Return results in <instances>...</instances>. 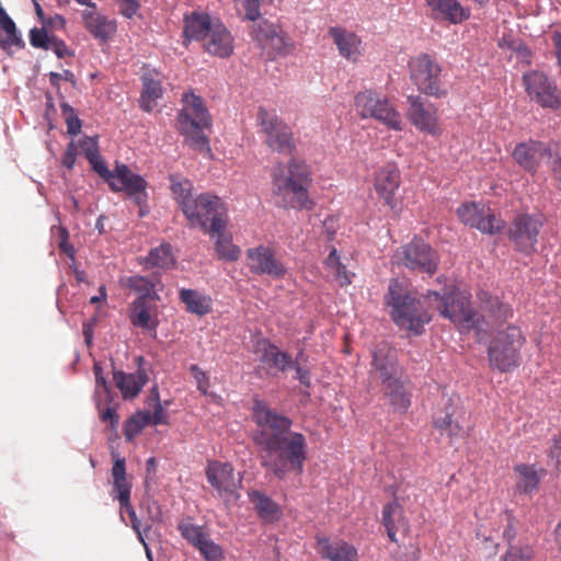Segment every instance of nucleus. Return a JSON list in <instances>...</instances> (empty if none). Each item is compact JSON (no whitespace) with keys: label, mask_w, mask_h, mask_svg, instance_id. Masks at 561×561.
<instances>
[{"label":"nucleus","mask_w":561,"mask_h":561,"mask_svg":"<svg viewBox=\"0 0 561 561\" xmlns=\"http://www.w3.org/2000/svg\"><path fill=\"white\" fill-rule=\"evenodd\" d=\"M252 420L255 427L250 438L261 467L278 480L290 473L301 474L308 459V442L304 433L291 430L294 421L259 399L253 402Z\"/></svg>","instance_id":"obj_1"},{"label":"nucleus","mask_w":561,"mask_h":561,"mask_svg":"<svg viewBox=\"0 0 561 561\" xmlns=\"http://www.w3.org/2000/svg\"><path fill=\"white\" fill-rule=\"evenodd\" d=\"M371 367L393 412L407 414L412 405L413 385L396 352L386 343L377 345L371 354Z\"/></svg>","instance_id":"obj_2"},{"label":"nucleus","mask_w":561,"mask_h":561,"mask_svg":"<svg viewBox=\"0 0 561 561\" xmlns=\"http://www.w3.org/2000/svg\"><path fill=\"white\" fill-rule=\"evenodd\" d=\"M423 295L416 297L410 288L399 278H391L387 293L383 296V305L392 322L410 335L420 336L425 332V327L432 321V314L422 302Z\"/></svg>","instance_id":"obj_3"},{"label":"nucleus","mask_w":561,"mask_h":561,"mask_svg":"<svg viewBox=\"0 0 561 561\" xmlns=\"http://www.w3.org/2000/svg\"><path fill=\"white\" fill-rule=\"evenodd\" d=\"M311 182L310 165L297 158H290L286 167L279 163L272 174L273 193L283 197L285 209H313L314 202L308 194Z\"/></svg>","instance_id":"obj_4"},{"label":"nucleus","mask_w":561,"mask_h":561,"mask_svg":"<svg viewBox=\"0 0 561 561\" xmlns=\"http://www.w3.org/2000/svg\"><path fill=\"white\" fill-rule=\"evenodd\" d=\"M427 297H435L438 301L437 311L450 320L461 333L474 332L476 342L485 344L489 332L483 316H479L471 306V295L458 287L445 291H428Z\"/></svg>","instance_id":"obj_5"},{"label":"nucleus","mask_w":561,"mask_h":561,"mask_svg":"<svg viewBox=\"0 0 561 561\" xmlns=\"http://www.w3.org/2000/svg\"><path fill=\"white\" fill-rule=\"evenodd\" d=\"M182 101L185 107L176 114V129L179 134L183 137L186 146L211 159L213 151L205 129L211 127L213 119L204 104L203 98L190 91L183 93Z\"/></svg>","instance_id":"obj_6"},{"label":"nucleus","mask_w":561,"mask_h":561,"mask_svg":"<svg viewBox=\"0 0 561 561\" xmlns=\"http://www.w3.org/2000/svg\"><path fill=\"white\" fill-rule=\"evenodd\" d=\"M526 339L519 327L510 324L488 341V360L492 370L508 373L520 365V350Z\"/></svg>","instance_id":"obj_7"},{"label":"nucleus","mask_w":561,"mask_h":561,"mask_svg":"<svg viewBox=\"0 0 561 561\" xmlns=\"http://www.w3.org/2000/svg\"><path fill=\"white\" fill-rule=\"evenodd\" d=\"M183 215L190 228H197L204 233L225 231L229 221L226 204L210 192L195 195Z\"/></svg>","instance_id":"obj_8"},{"label":"nucleus","mask_w":561,"mask_h":561,"mask_svg":"<svg viewBox=\"0 0 561 561\" xmlns=\"http://www.w3.org/2000/svg\"><path fill=\"white\" fill-rule=\"evenodd\" d=\"M393 260L416 274L434 275L439 266L440 256L423 238L414 236L409 242L397 249Z\"/></svg>","instance_id":"obj_9"},{"label":"nucleus","mask_w":561,"mask_h":561,"mask_svg":"<svg viewBox=\"0 0 561 561\" xmlns=\"http://www.w3.org/2000/svg\"><path fill=\"white\" fill-rule=\"evenodd\" d=\"M546 224L541 213H517L511 220L506 236L517 253L530 256L537 252L539 234Z\"/></svg>","instance_id":"obj_10"},{"label":"nucleus","mask_w":561,"mask_h":561,"mask_svg":"<svg viewBox=\"0 0 561 561\" xmlns=\"http://www.w3.org/2000/svg\"><path fill=\"white\" fill-rule=\"evenodd\" d=\"M410 79L422 94L436 99L448 94L440 75L442 66L428 54L423 53L409 61Z\"/></svg>","instance_id":"obj_11"},{"label":"nucleus","mask_w":561,"mask_h":561,"mask_svg":"<svg viewBox=\"0 0 561 561\" xmlns=\"http://www.w3.org/2000/svg\"><path fill=\"white\" fill-rule=\"evenodd\" d=\"M355 104L362 118L370 117L379 121L389 129L402 130L400 114L388 98L376 91L365 90L355 95Z\"/></svg>","instance_id":"obj_12"},{"label":"nucleus","mask_w":561,"mask_h":561,"mask_svg":"<svg viewBox=\"0 0 561 561\" xmlns=\"http://www.w3.org/2000/svg\"><path fill=\"white\" fill-rule=\"evenodd\" d=\"M257 122L266 136L265 144L270 149L286 156L296 150L291 128L276 114H271L260 106Z\"/></svg>","instance_id":"obj_13"},{"label":"nucleus","mask_w":561,"mask_h":561,"mask_svg":"<svg viewBox=\"0 0 561 561\" xmlns=\"http://www.w3.org/2000/svg\"><path fill=\"white\" fill-rule=\"evenodd\" d=\"M525 91L531 101L542 108L558 111L561 108V98L557 83L549 79L547 73L530 70L522 77Z\"/></svg>","instance_id":"obj_14"},{"label":"nucleus","mask_w":561,"mask_h":561,"mask_svg":"<svg viewBox=\"0 0 561 561\" xmlns=\"http://www.w3.org/2000/svg\"><path fill=\"white\" fill-rule=\"evenodd\" d=\"M253 25L251 38L260 47H270L279 56H288L294 51V42L279 24L267 19H259Z\"/></svg>","instance_id":"obj_15"},{"label":"nucleus","mask_w":561,"mask_h":561,"mask_svg":"<svg viewBox=\"0 0 561 561\" xmlns=\"http://www.w3.org/2000/svg\"><path fill=\"white\" fill-rule=\"evenodd\" d=\"M248 267L253 275L270 276L273 279H282L287 274L285 264L277 260L275 251L264 244H259L247 250Z\"/></svg>","instance_id":"obj_16"},{"label":"nucleus","mask_w":561,"mask_h":561,"mask_svg":"<svg viewBox=\"0 0 561 561\" xmlns=\"http://www.w3.org/2000/svg\"><path fill=\"white\" fill-rule=\"evenodd\" d=\"M552 150L549 144L529 138L517 142L512 151L513 160L527 173H537L541 158H551Z\"/></svg>","instance_id":"obj_17"},{"label":"nucleus","mask_w":561,"mask_h":561,"mask_svg":"<svg viewBox=\"0 0 561 561\" xmlns=\"http://www.w3.org/2000/svg\"><path fill=\"white\" fill-rule=\"evenodd\" d=\"M117 171L119 172L118 193L125 192L138 206L139 217H146L149 214L147 193L148 182L142 175L133 173L129 167H123Z\"/></svg>","instance_id":"obj_18"},{"label":"nucleus","mask_w":561,"mask_h":561,"mask_svg":"<svg viewBox=\"0 0 561 561\" xmlns=\"http://www.w3.org/2000/svg\"><path fill=\"white\" fill-rule=\"evenodd\" d=\"M375 191L379 198L394 213L401 210V203L396 194L400 187V172L394 165L379 169L375 175Z\"/></svg>","instance_id":"obj_19"},{"label":"nucleus","mask_w":561,"mask_h":561,"mask_svg":"<svg viewBox=\"0 0 561 561\" xmlns=\"http://www.w3.org/2000/svg\"><path fill=\"white\" fill-rule=\"evenodd\" d=\"M214 26L215 20L207 12H185L183 14L182 45L188 48L194 41H205Z\"/></svg>","instance_id":"obj_20"},{"label":"nucleus","mask_w":561,"mask_h":561,"mask_svg":"<svg viewBox=\"0 0 561 561\" xmlns=\"http://www.w3.org/2000/svg\"><path fill=\"white\" fill-rule=\"evenodd\" d=\"M407 102L409 104L408 118L413 126L432 136L440 134L435 113L428 108L421 95H408Z\"/></svg>","instance_id":"obj_21"},{"label":"nucleus","mask_w":561,"mask_h":561,"mask_svg":"<svg viewBox=\"0 0 561 561\" xmlns=\"http://www.w3.org/2000/svg\"><path fill=\"white\" fill-rule=\"evenodd\" d=\"M256 352L261 353L259 359L271 376L287 371L293 362L290 354L282 351L275 343L265 337L257 341Z\"/></svg>","instance_id":"obj_22"},{"label":"nucleus","mask_w":561,"mask_h":561,"mask_svg":"<svg viewBox=\"0 0 561 561\" xmlns=\"http://www.w3.org/2000/svg\"><path fill=\"white\" fill-rule=\"evenodd\" d=\"M316 546L323 560L329 561H358L357 548L343 539L332 541L329 537L317 535Z\"/></svg>","instance_id":"obj_23"},{"label":"nucleus","mask_w":561,"mask_h":561,"mask_svg":"<svg viewBox=\"0 0 561 561\" xmlns=\"http://www.w3.org/2000/svg\"><path fill=\"white\" fill-rule=\"evenodd\" d=\"M204 43V50L210 56L221 59L229 58L234 51V38L227 26L219 20L215 19V26Z\"/></svg>","instance_id":"obj_24"},{"label":"nucleus","mask_w":561,"mask_h":561,"mask_svg":"<svg viewBox=\"0 0 561 561\" xmlns=\"http://www.w3.org/2000/svg\"><path fill=\"white\" fill-rule=\"evenodd\" d=\"M432 11V18L449 24H461L469 20L471 10L463 7L458 0H424Z\"/></svg>","instance_id":"obj_25"},{"label":"nucleus","mask_w":561,"mask_h":561,"mask_svg":"<svg viewBox=\"0 0 561 561\" xmlns=\"http://www.w3.org/2000/svg\"><path fill=\"white\" fill-rule=\"evenodd\" d=\"M207 482L219 494L233 493L234 470L230 462L211 461L205 470Z\"/></svg>","instance_id":"obj_26"},{"label":"nucleus","mask_w":561,"mask_h":561,"mask_svg":"<svg viewBox=\"0 0 561 561\" xmlns=\"http://www.w3.org/2000/svg\"><path fill=\"white\" fill-rule=\"evenodd\" d=\"M81 18L84 28L101 43H106L116 32V22L94 9L83 10Z\"/></svg>","instance_id":"obj_27"},{"label":"nucleus","mask_w":561,"mask_h":561,"mask_svg":"<svg viewBox=\"0 0 561 561\" xmlns=\"http://www.w3.org/2000/svg\"><path fill=\"white\" fill-rule=\"evenodd\" d=\"M514 472L517 474L515 491L525 495L537 491L541 478L546 476V469L534 463H517Z\"/></svg>","instance_id":"obj_28"},{"label":"nucleus","mask_w":561,"mask_h":561,"mask_svg":"<svg viewBox=\"0 0 561 561\" xmlns=\"http://www.w3.org/2000/svg\"><path fill=\"white\" fill-rule=\"evenodd\" d=\"M85 159L91 164L92 170L101 176L108 185L110 190L114 193H118L119 185V170L123 167H128L125 163L116 162L115 168L110 170L102 154L100 153V147L98 149L87 150Z\"/></svg>","instance_id":"obj_29"},{"label":"nucleus","mask_w":561,"mask_h":561,"mask_svg":"<svg viewBox=\"0 0 561 561\" xmlns=\"http://www.w3.org/2000/svg\"><path fill=\"white\" fill-rule=\"evenodd\" d=\"M113 368V379L115 386L121 391L124 400H131L136 398L142 390V388L149 381V376H137L134 373H125L123 370L115 369L114 359L111 358Z\"/></svg>","instance_id":"obj_30"},{"label":"nucleus","mask_w":561,"mask_h":561,"mask_svg":"<svg viewBox=\"0 0 561 561\" xmlns=\"http://www.w3.org/2000/svg\"><path fill=\"white\" fill-rule=\"evenodd\" d=\"M150 310V302H130L129 320L135 328L145 330L152 339H156L159 320L157 316H151Z\"/></svg>","instance_id":"obj_31"},{"label":"nucleus","mask_w":561,"mask_h":561,"mask_svg":"<svg viewBox=\"0 0 561 561\" xmlns=\"http://www.w3.org/2000/svg\"><path fill=\"white\" fill-rule=\"evenodd\" d=\"M248 495L261 519L270 523L280 520L283 516L282 507L271 496L260 490H252Z\"/></svg>","instance_id":"obj_32"},{"label":"nucleus","mask_w":561,"mask_h":561,"mask_svg":"<svg viewBox=\"0 0 561 561\" xmlns=\"http://www.w3.org/2000/svg\"><path fill=\"white\" fill-rule=\"evenodd\" d=\"M181 302L185 305L188 313L204 317L213 310V299L209 295L191 288H182L179 291Z\"/></svg>","instance_id":"obj_33"},{"label":"nucleus","mask_w":561,"mask_h":561,"mask_svg":"<svg viewBox=\"0 0 561 561\" xmlns=\"http://www.w3.org/2000/svg\"><path fill=\"white\" fill-rule=\"evenodd\" d=\"M329 34L332 36L341 56L347 60H356L360 55V38L352 32H345L340 27H331Z\"/></svg>","instance_id":"obj_34"},{"label":"nucleus","mask_w":561,"mask_h":561,"mask_svg":"<svg viewBox=\"0 0 561 561\" xmlns=\"http://www.w3.org/2000/svg\"><path fill=\"white\" fill-rule=\"evenodd\" d=\"M140 80L142 91L139 98V106L144 112L150 113L156 105V101L163 96L162 82L154 79L150 73L142 75Z\"/></svg>","instance_id":"obj_35"},{"label":"nucleus","mask_w":561,"mask_h":561,"mask_svg":"<svg viewBox=\"0 0 561 561\" xmlns=\"http://www.w3.org/2000/svg\"><path fill=\"white\" fill-rule=\"evenodd\" d=\"M482 308L486 316L496 324H502L513 317L512 307L497 296L483 293Z\"/></svg>","instance_id":"obj_36"},{"label":"nucleus","mask_w":561,"mask_h":561,"mask_svg":"<svg viewBox=\"0 0 561 561\" xmlns=\"http://www.w3.org/2000/svg\"><path fill=\"white\" fill-rule=\"evenodd\" d=\"M127 287L138 293L137 298L131 302H156L160 300L154 283L148 277L140 275L129 276L127 278Z\"/></svg>","instance_id":"obj_37"},{"label":"nucleus","mask_w":561,"mask_h":561,"mask_svg":"<svg viewBox=\"0 0 561 561\" xmlns=\"http://www.w3.org/2000/svg\"><path fill=\"white\" fill-rule=\"evenodd\" d=\"M170 191L182 214L195 198L193 183L188 179H180L176 174L169 175Z\"/></svg>","instance_id":"obj_38"},{"label":"nucleus","mask_w":561,"mask_h":561,"mask_svg":"<svg viewBox=\"0 0 561 561\" xmlns=\"http://www.w3.org/2000/svg\"><path fill=\"white\" fill-rule=\"evenodd\" d=\"M145 263L150 267H160L171 270L175 267L176 260L172 253L170 243H161L159 247L152 248L145 259Z\"/></svg>","instance_id":"obj_39"},{"label":"nucleus","mask_w":561,"mask_h":561,"mask_svg":"<svg viewBox=\"0 0 561 561\" xmlns=\"http://www.w3.org/2000/svg\"><path fill=\"white\" fill-rule=\"evenodd\" d=\"M225 231L220 232H206L211 237H216L215 249L219 259L227 262H236L240 256V248L232 242L230 234H226Z\"/></svg>","instance_id":"obj_40"},{"label":"nucleus","mask_w":561,"mask_h":561,"mask_svg":"<svg viewBox=\"0 0 561 561\" xmlns=\"http://www.w3.org/2000/svg\"><path fill=\"white\" fill-rule=\"evenodd\" d=\"M150 424V412L138 410L131 414L123 425V433L127 442H133L146 425Z\"/></svg>","instance_id":"obj_41"},{"label":"nucleus","mask_w":561,"mask_h":561,"mask_svg":"<svg viewBox=\"0 0 561 561\" xmlns=\"http://www.w3.org/2000/svg\"><path fill=\"white\" fill-rule=\"evenodd\" d=\"M505 227V220L496 216L489 207H485L474 228L481 233L493 236L501 232Z\"/></svg>","instance_id":"obj_42"},{"label":"nucleus","mask_w":561,"mask_h":561,"mask_svg":"<svg viewBox=\"0 0 561 561\" xmlns=\"http://www.w3.org/2000/svg\"><path fill=\"white\" fill-rule=\"evenodd\" d=\"M433 426L439 431L440 435H447L450 439L458 438L462 431V425L450 414L438 415L435 413L433 415Z\"/></svg>","instance_id":"obj_43"},{"label":"nucleus","mask_w":561,"mask_h":561,"mask_svg":"<svg viewBox=\"0 0 561 561\" xmlns=\"http://www.w3.org/2000/svg\"><path fill=\"white\" fill-rule=\"evenodd\" d=\"M485 207L483 203L466 202L458 206L456 213L461 222L474 228Z\"/></svg>","instance_id":"obj_44"},{"label":"nucleus","mask_w":561,"mask_h":561,"mask_svg":"<svg viewBox=\"0 0 561 561\" xmlns=\"http://www.w3.org/2000/svg\"><path fill=\"white\" fill-rule=\"evenodd\" d=\"M182 538H184L194 548L199 547L208 538L203 527L188 520H181L178 525Z\"/></svg>","instance_id":"obj_45"},{"label":"nucleus","mask_w":561,"mask_h":561,"mask_svg":"<svg viewBox=\"0 0 561 561\" xmlns=\"http://www.w3.org/2000/svg\"><path fill=\"white\" fill-rule=\"evenodd\" d=\"M59 106L62 115L65 116L68 135L76 137L81 133L82 121L78 116L76 110L67 101H61Z\"/></svg>","instance_id":"obj_46"},{"label":"nucleus","mask_w":561,"mask_h":561,"mask_svg":"<svg viewBox=\"0 0 561 561\" xmlns=\"http://www.w3.org/2000/svg\"><path fill=\"white\" fill-rule=\"evenodd\" d=\"M535 551L533 546L528 542L518 547L506 548L505 552L501 556L500 561H534Z\"/></svg>","instance_id":"obj_47"},{"label":"nucleus","mask_w":561,"mask_h":561,"mask_svg":"<svg viewBox=\"0 0 561 561\" xmlns=\"http://www.w3.org/2000/svg\"><path fill=\"white\" fill-rule=\"evenodd\" d=\"M403 507L399 503L398 499L386 503L382 507V526L385 528H396L397 518H403Z\"/></svg>","instance_id":"obj_48"},{"label":"nucleus","mask_w":561,"mask_h":561,"mask_svg":"<svg viewBox=\"0 0 561 561\" xmlns=\"http://www.w3.org/2000/svg\"><path fill=\"white\" fill-rule=\"evenodd\" d=\"M506 514V525L504 526L502 538L503 541L506 543V548L510 547H518L523 543L527 542L525 541H517V527H516V518L513 515L512 512L505 511Z\"/></svg>","instance_id":"obj_49"},{"label":"nucleus","mask_w":561,"mask_h":561,"mask_svg":"<svg viewBox=\"0 0 561 561\" xmlns=\"http://www.w3.org/2000/svg\"><path fill=\"white\" fill-rule=\"evenodd\" d=\"M28 36L32 47L49 50V46L55 35H49L45 26L41 28L34 26L30 30Z\"/></svg>","instance_id":"obj_50"},{"label":"nucleus","mask_w":561,"mask_h":561,"mask_svg":"<svg viewBox=\"0 0 561 561\" xmlns=\"http://www.w3.org/2000/svg\"><path fill=\"white\" fill-rule=\"evenodd\" d=\"M289 369H294L295 370V377L294 378L296 380H298L299 383L305 388L304 390L300 391V393L302 396H305L306 398H310L309 389L312 386L310 368L301 365L300 363H297L296 360H293Z\"/></svg>","instance_id":"obj_51"},{"label":"nucleus","mask_w":561,"mask_h":561,"mask_svg":"<svg viewBox=\"0 0 561 561\" xmlns=\"http://www.w3.org/2000/svg\"><path fill=\"white\" fill-rule=\"evenodd\" d=\"M131 494V484L127 480L113 481L111 496L118 501L119 506H129Z\"/></svg>","instance_id":"obj_52"},{"label":"nucleus","mask_w":561,"mask_h":561,"mask_svg":"<svg viewBox=\"0 0 561 561\" xmlns=\"http://www.w3.org/2000/svg\"><path fill=\"white\" fill-rule=\"evenodd\" d=\"M196 549L205 561H222L224 559L222 548L209 538H207L203 545Z\"/></svg>","instance_id":"obj_53"},{"label":"nucleus","mask_w":561,"mask_h":561,"mask_svg":"<svg viewBox=\"0 0 561 561\" xmlns=\"http://www.w3.org/2000/svg\"><path fill=\"white\" fill-rule=\"evenodd\" d=\"M188 370L196 381L197 390L203 394H207L209 388V377L207 374L197 364H192Z\"/></svg>","instance_id":"obj_54"},{"label":"nucleus","mask_w":561,"mask_h":561,"mask_svg":"<svg viewBox=\"0 0 561 561\" xmlns=\"http://www.w3.org/2000/svg\"><path fill=\"white\" fill-rule=\"evenodd\" d=\"M547 455L554 462L558 472H561V432L551 437Z\"/></svg>","instance_id":"obj_55"},{"label":"nucleus","mask_w":561,"mask_h":561,"mask_svg":"<svg viewBox=\"0 0 561 561\" xmlns=\"http://www.w3.org/2000/svg\"><path fill=\"white\" fill-rule=\"evenodd\" d=\"M58 247L69 259L75 260L76 249L69 242V231L65 226L58 227Z\"/></svg>","instance_id":"obj_56"},{"label":"nucleus","mask_w":561,"mask_h":561,"mask_svg":"<svg viewBox=\"0 0 561 561\" xmlns=\"http://www.w3.org/2000/svg\"><path fill=\"white\" fill-rule=\"evenodd\" d=\"M53 50L54 54L58 58H65V57H73L75 50L68 47L66 42L62 38H59L58 36H54L51 44L49 46V50Z\"/></svg>","instance_id":"obj_57"},{"label":"nucleus","mask_w":561,"mask_h":561,"mask_svg":"<svg viewBox=\"0 0 561 561\" xmlns=\"http://www.w3.org/2000/svg\"><path fill=\"white\" fill-rule=\"evenodd\" d=\"M508 48L512 49L516 55L525 62H531V49L529 46L522 39L513 41L508 44Z\"/></svg>","instance_id":"obj_58"},{"label":"nucleus","mask_w":561,"mask_h":561,"mask_svg":"<svg viewBox=\"0 0 561 561\" xmlns=\"http://www.w3.org/2000/svg\"><path fill=\"white\" fill-rule=\"evenodd\" d=\"M171 401L165 400L162 404L153 407V413H150V424L152 425H167L169 420L164 414V408L169 407Z\"/></svg>","instance_id":"obj_59"},{"label":"nucleus","mask_w":561,"mask_h":561,"mask_svg":"<svg viewBox=\"0 0 561 561\" xmlns=\"http://www.w3.org/2000/svg\"><path fill=\"white\" fill-rule=\"evenodd\" d=\"M93 373H94L95 386H96L95 396L98 394L99 388H102L104 390V392L110 394V392H111L110 385H108L106 377L103 374V368L101 366V363L95 362L93 364Z\"/></svg>","instance_id":"obj_60"},{"label":"nucleus","mask_w":561,"mask_h":561,"mask_svg":"<svg viewBox=\"0 0 561 561\" xmlns=\"http://www.w3.org/2000/svg\"><path fill=\"white\" fill-rule=\"evenodd\" d=\"M322 228L327 236L328 242H332L336 236L339 219L332 215L325 217V219L322 221Z\"/></svg>","instance_id":"obj_61"},{"label":"nucleus","mask_w":561,"mask_h":561,"mask_svg":"<svg viewBox=\"0 0 561 561\" xmlns=\"http://www.w3.org/2000/svg\"><path fill=\"white\" fill-rule=\"evenodd\" d=\"M77 153H78L77 145L73 140H71L67 145L66 151L64 152V154L61 157V164L65 168L72 170L75 167V163H76Z\"/></svg>","instance_id":"obj_62"},{"label":"nucleus","mask_w":561,"mask_h":561,"mask_svg":"<svg viewBox=\"0 0 561 561\" xmlns=\"http://www.w3.org/2000/svg\"><path fill=\"white\" fill-rule=\"evenodd\" d=\"M121 1V14L126 19H133L138 10L140 9L139 0H119Z\"/></svg>","instance_id":"obj_63"},{"label":"nucleus","mask_w":561,"mask_h":561,"mask_svg":"<svg viewBox=\"0 0 561 561\" xmlns=\"http://www.w3.org/2000/svg\"><path fill=\"white\" fill-rule=\"evenodd\" d=\"M112 477L113 481H124L126 480V462L125 458H117L113 462L112 467Z\"/></svg>","instance_id":"obj_64"}]
</instances>
